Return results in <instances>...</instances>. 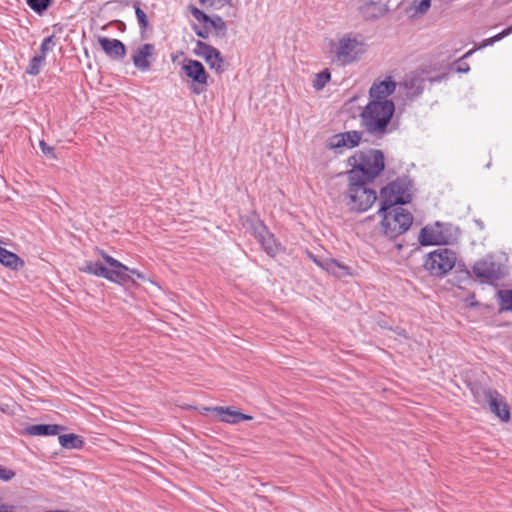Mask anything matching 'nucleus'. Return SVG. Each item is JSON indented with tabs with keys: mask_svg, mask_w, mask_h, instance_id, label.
Returning <instances> with one entry per match:
<instances>
[{
	"mask_svg": "<svg viewBox=\"0 0 512 512\" xmlns=\"http://www.w3.org/2000/svg\"><path fill=\"white\" fill-rule=\"evenodd\" d=\"M394 112L395 105L392 100H370L360 113L361 126L367 134L382 138L389 132L388 127Z\"/></svg>",
	"mask_w": 512,
	"mask_h": 512,
	"instance_id": "nucleus-1",
	"label": "nucleus"
},
{
	"mask_svg": "<svg viewBox=\"0 0 512 512\" xmlns=\"http://www.w3.org/2000/svg\"><path fill=\"white\" fill-rule=\"evenodd\" d=\"M348 165L351 167L347 171L348 180L372 183L385 168L384 154L376 149L357 151L348 158Z\"/></svg>",
	"mask_w": 512,
	"mask_h": 512,
	"instance_id": "nucleus-2",
	"label": "nucleus"
},
{
	"mask_svg": "<svg viewBox=\"0 0 512 512\" xmlns=\"http://www.w3.org/2000/svg\"><path fill=\"white\" fill-rule=\"evenodd\" d=\"M413 182L409 176L403 175L382 187L380 190V211L394 206L408 204L412 200Z\"/></svg>",
	"mask_w": 512,
	"mask_h": 512,
	"instance_id": "nucleus-3",
	"label": "nucleus"
},
{
	"mask_svg": "<svg viewBox=\"0 0 512 512\" xmlns=\"http://www.w3.org/2000/svg\"><path fill=\"white\" fill-rule=\"evenodd\" d=\"M101 256L108 267L100 261H86L81 271L119 285H124V282L128 280L126 275L128 266L104 252H101Z\"/></svg>",
	"mask_w": 512,
	"mask_h": 512,
	"instance_id": "nucleus-4",
	"label": "nucleus"
},
{
	"mask_svg": "<svg viewBox=\"0 0 512 512\" xmlns=\"http://www.w3.org/2000/svg\"><path fill=\"white\" fill-rule=\"evenodd\" d=\"M370 183L361 179L348 180L344 202L351 211L365 212L375 203L377 192L369 186Z\"/></svg>",
	"mask_w": 512,
	"mask_h": 512,
	"instance_id": "nucleus-5",
	"label": "nucleus"
},
{
	"mask_svg": "<svg viewBox=\"0 0 512 512\" xmlns=\"http://www.w3.org/2000/svg\"><path fill=\"white\" fill-rule=\"evenodd\" d=\"M365 52L361 37L352 33L344 34L331 44L334 62L345 66L356 62Z\"/></svg>",
	"mask_w": 512,
	"mask_h": 512,
	"instance_id": "nucleus-6",
	"label": "nucleus"
},
{
	"mask_svg": "<svg viewBox=\"0 0 512 512\" xmlns=\"http://www.w3.org/2000/svg\"><path fill=\"white\" fill-rule=\"evenodd\" d=\"M382 216L381 231L389 239H395L409 230L413 223L412 214L402 206H394L386 211L378 210Z\"/></svg>",
	"mask_w": 512,
	"mask_h": 512,
	"instance_id": "nucleus-7",
	"label": "nucleus"
},
{
	"mask_svg": "<svg viewBox=\"0 0 512 512\" xmlns=\"http://www.w3.org/2000/svg\"><path fill=\"white\" fill-rule=\"evenodd\" d=\"M460 229L451 223L435 222L426 225L419 233V243L422 246L452 245L457 242Z\"/></svg>",
	"mask_w": 512,
	"mask_h": 512,
	"instance_id": "nucleus-8",
	"label": "nucleus"
},
{
	"mask_svg": "<svg viewBox=\"0 0 512 512\" xmlns=\"http://www.w3.org/2000/svg\"><path fill=\"white\" fill-rule=\"evenodd\" d=\"M189 11L193 17L202 24L192 26L194 33L198 37L207 39L211 31H213L214 35L217 37H224L226 35L227 25L221 16H209L193 5L189 6Z\"/></svg>",
	"mask_w": 512,
	"mask_h": 512,
	"instance_id": "nucleus-9",
	"label": "nucleus"
},
{
	"mask_svg": "<svg viewBox=\"0 0 512 512\" xmlns=\"http://www.w3.org/2000/svg\"><path fill=\"white\" fill-rule=\"evenodd\" d=\"M472 392L477 402L487 404L490 411L502 421L506 422L510 419V412L504 397L497 390L479 386L473 388Z\"/></svg>",
	"mask_w": 512,
	"mask_h": 512,
	"instance_id": "nucleus-10",
	"label": "nucleus"
},
{
	"mask_svg": "<svg viewBox=\"0 0 512 512\" xmlns=\"http://www.w3.org/2000/svg\"><path fill=\"white\" fill-rule=\"evenodd\" d=\"M457 260L454 251L448 248H439L430 252L425 260L424 266L433 276H444L451 271Z\"/></svg>",
	"mask_w": 512,
	"mask_h": 512,
	"instance_id": "nucleus-11",
	"label": "nucleus"
},
{
	"mask_svg": "<svg viewBox=\"0 0 512 512\" xmlns=\"http://www.w3.org/2000/svg\"><path fill=\"white\" fill-rule=\"evenodd\" d=\"M472 271L481 282L488 284H493L503 277L502 265L492 258L477 261L473 265Z\"/></svg>",
	"mask_w": 512,
	"mask_h": 512,
	"instance_id": "nucleus-12",
	"label": "nucleus"
},
{
	"mask_svg": "<svg viewBox=\"0 0 512 512\" xmlns=\"http://www.w3.org/2000/svg\"><path fill=\"white\" fill-rule=\"evenodd\" d=\"M363 132L351 130L332 135L326 141V148L336 154H342L344 149L357 147L362 140Z\"/></svg>",
	"mask_w": 512,
	"mask_h": 512,
	"instance_id": "nucleus-13",
	"label": "nucleus"
},
{
	"mask_svg": "<svg viewBox=\"0 0 512 512\" xmlns=\"http://www.w3.org/2000/svg\"><path fill=\"white\" fill-rule=\"evenodd\" d=\"M182 69L185 75L197 84V86H193L191 88V91L194 94L202 93L203 89H200L198 86L207 85L209 77L203 64L198 60L186 59L183 63Z\"/></svg>",
	"mask_w": 512,
	"mask_h": 512,
	"instance_id": "nucleus-14",
	"label": "nucleus"
},
{
	"mask_svg": "<svg viewBox=\"0 0 512 512\" xmlns=\"http://www.w3.org/2000/svg\"><path fill=\"white\" fill-rule=\"evenodd\" d=\"M252 228L253 234L255 235L256 239L261 244L265 252L269 256H276L281 250V245L280 243H278L274 235L267 229V227L261 221L255 222Z\"/></svg>",
	"mask_w": 512,
	"mask_h": 512,
	"instance_id": "nucleus-15",
	"label": "nucleus"
},
{
	"mask_svg": "<svg viewBox=\"0 0 512 512\" xmlns=\"http://www.w3.org/2000/svg\"><path fill=\"white\" fill-rule=\"evenodd\" d=\"M98 43L110 59L114 61H121L125 58L126 46L122 41L115 38L100 36L98 38Z\"/></svg>",
	"mask_w": 512,
	"mask_h": 512,
	"instance_id": "nucleus-16",
	"label": "nucleus"
},
{
	"mask_svg": "<svg viewBox=\"0 0 512 512\" xmlns=\"http://www.w3.org/2000/svg\"><path fill=\"white\" fill-rule=\"evenodd\" d=\"M155 46L145 43L139 46L132 55V62L136 69L147 72L151 68Z\"/></svg>",
	"mask_w": 512,
	"mask_h": 512,
	"instance_id": "nucleus-17",
	"label": "nucleus"
},
{
	"mask_svg": "<svg viewBox=\"0 0 512 512\" xmlns=\"http://www.w3.org/2000/svg\"><path fill=\"white\" fill-rule=\"evenodd\" d=\"M396 89V83L391 77L386 78L383 81L375 82L369 89V96L371 100L384 101L391 95Z\"/></svg>",
	"mask_w": 512,
	"mask_h": 512,
	"instance_id": "nucleus-18",
	"label": "nucleus"
},
{
	"mask_svg": "<svg viewBox=\"0 0 512 512\" xmlns=\"http://www.w3.org/2000/svg\"><path fill=\"white\" fill-rule=\"evenodd\" d=\"M207 411H211L219 416V419L222 422L229 423V424H237L241 421L245 420H251L252 417L246 414H243L241 412L232 410L228 407H209L205 408Z\"/></svg>",
	"mask_w": 512,
	"mask_h": 512,
	"instance_id": "nucleus-19",
	"label": "nucleus"
},
{
	"mask_svg": "<svg viewBox=\"0 0 512 512\" xmlns=\"http://www.w3.org/2000/svg\"><path fill=\"white\" fill-rule=\"evenodd\" d=\"M387 5L381 1L364 0L360 6V12L366 19H377L386 14Z\"/></svg>",
	"mask_w": 512,
	"mask_h": 512,
	"instance_id": "nucleus-20",
	"label": "nucleus"
},
{
	"mask_svg": "<svg viewBox=\"0 0 512 512\" xmlns=\"http://www.w3.org/2000/svg\"><path fill=\"white\" fill-rule=\"evenodd\" d=\"M320 268L338 278H342L352 274L351 268L349 266L340 263L339 261L333 258H327L326 260L321 262Z\"/></svg>",
	"mask_w": 512,
	"mask_h": 512,
	"instance_id": "nucleus-21",
	"label": "nucleus"
},
{
	"mask_svg": "<svg viewBox=\"0 0 512 512\" xmlns=\"http://www.w3.org/2000/svg\"><path fill=\"white\" fill-rule=\"evenodd\" d=\"M63 430H65V427L58 424H35L28 426L26 433L31 436H54Z\"/></svg>",
	"mask_w": 512,
	"mask_h": 512,
	"instance_id": "nucleus-22",
	"label": "nucleus"
},
{
	"mask_svg": "<svg viewBox=\"0 0 512 512\" xmlns=\"http://www.w3.org/2000/svg\"><path fill=\"white\" fill-rule=\"evenodd\" d=\"M0 263L12 270H18L24 266V261L17 254L5 248L0 254Z\"/></svg>",
	"mask_w": 512,
	"mask_h": 512,
	"instance_id": "nucleus-23",
	"label": "nucleus"
},
{
	"mask_svg": "<svg viewBox=\"0 0 512 512\" xmlns=\"http://www.w3.org/2000/svg\"><path fill=\"white\" fill-rule=\"evenodd\" d=\"M58 440L64 449H81L84 446L83 438L73 433L59 435Z\"/></svg>",
	"mask_w": 512,
	"mask_h": 512,
	"instance_id": "nucleus-24",
	"label": "nucleus"
},
{
	"mask_svg": "<svg viewBox=\"0 0 512 512\" xmlns=\"http://www.w3.org/2000/svg\"><path fill=\"white\" fill-rule=\"evenodd\" d=\"M204 60L209 65L211 69H214L217 73H221L224 71L223 64L224 59L217 48H213L211 53H209Z\"/></svg>",
	"mask_w": 512,
	"mask_h": 512,
	"instance_id": "nucleus-25",
	"label": "nucleus"
},
{
	"mask_svg": "<svg viewBox=\"0 0 512 512\" xmlns=\"http://www.w3.org/2000/svg\"><path fill=\"white\" fill-rule=\"evenodd\" d=\"M500 311L512 312V289L498 292Z\"/></svg>",
	"mask_w": 512,
	"mask_h": 512,
	"instance_id": "nucleus-26",
	"label": "nucleus"
},
{
	"mask_svg": "<svg viewBox=\"0 0 512 512\" xmlns=\"http://www.w3.org/2000/svg\"><path fill=\"white\" fill-rule=\"evenodd\" d=\"M45 63V58L43 55H35L30 60L27 68L26 73L32 76H36L40 73L42 66Z\"/></svg>",
	"mask_w": 512,
	"mask_h": 512,
	"instance_id": "nucleus-27",
	"label": "nucleus"
},
{
	"mask_svg": "<svg viewBox=\"0 0 512 512\" xmlns=\"http://www.w3.org/2000/svg\"><path fill=\"white\" fill-rule=\"evenodd\" d=\"M54 2V0H26L27 5L38 15H42Z\"/></svg>",
	"mask_w": 512,
	"mask_h": 512,
	"instance_id": "nucleus-28",
	"label": "nucleus"
},
{
	"mask_svg": "<svg viewBox=\"0 0 512 512\" xmlns=\"http://www.w3.org/2000/svg\"><path fill=\"white\" fill-rule=\"evenodd\" d=\"M331 74L328 69H324L321 72L317 73L313 80V88L317 91L322 90L326 84L330 81Z\"/></svg>",
	"mask_w": 512,
	"mask_h": 512,
	"instance_id": "nucleus-29",
	"label": "nucleus"
},
{
	"mask_svg": "<svg viewBox=\"0 0 512 512\" xmlns=\"http://www.w3.org/2000/svg\"><path fill=\"white\" fill-rule=\"evenodd\" d=\"M423 80L419 79V78H412L410 79L409 81H406L405 82V86L406 88H408L409 90V95L410 96H417L419 95L422 90H423Z\"/></svg>",
	"mask_w": 512,
	"mask_h": 512,
	"instance_id": "nucleus-30",
	"label": "nucleus"
},
{
	"mask_svg": "<svg viewBox=\"0 0 512 512\" xmlns=\"http://www.w3.org/2000/svg\"><path fill=\"white\" fill-rule=\"evenodd\" d=\"M135 8V15L138 21V24L141 29H146L148 27V19L146 13L143 11V9L140 7L139 2H135L133 4Z\"/></svg>",
	"mask_w": 512,
	"mask_h": 512,
	"instance_id": "nucleus-31",
	"label": "nucleus"
},
{
	"mask_svg": "<svg viewBox=\"0 0 512 512\" xmlns=\"http://www.w3.org/2000/svg\"><path fill=\"white\" fill-rule=\"evenodd\" d=\"M213 48L214 47L212 45H209V44L199 40L196 42V46L194 48V53H195V55L202 57L204 59L209 53H211Z\"/></svg>",
	"mask_w": 512,
	"mask_h": 512,
	"instance_id": "nucleus-32",
	"label": "nucleus"
},
{
	"mask_svg": "<svg viewBox=\"0 0 512 512\" xmlns=\"http://www.w3.org/2000/svg\"><path fill=\"white\" fill-rule=\"evenodd\" d=\"M39 147L41 149V152L50 159H55L56 155L54 152V148L50 145H48L44 140H41L39 142Z\"/></svg>",
	"mask_w": 512,
	"mask_h": 512,
	"instance_id": "nucleus-33",
	"label": "nucleus"
},
{
	"mask_svg": "<svg viewBox=\"0 0 512 512\" xmlns=\"http://www.w3.org/2000/svg\"><path fill=\"white\" fill-rule=\"evenodd\" d=\"M200 4L205 8L220 9L224 6L225 0H199Z\"/></svg>",
	"mask_w": 512,
	"mask_h": 512,
	"instance_id": "nucleus-34",
	"label": "nucleus"
},
{
	"mask_svg": "<svg viewBox=\"0 0 512 512\" xmlns=\"http://www.w3.org/2000/svg\"><path fill=\"white\" fill-rule=\"evenodd\" d=\"M126 275L128 277V280L125 281L124 284L130 283V282L134 283V279L132 278L133 276H136L138 279H141V280L145 279V275L143 273H141L139 270L134 269V268L128 267V270L126 271Z\"/></svg>",
	"mask_w": 512,
	"mask_h": 512,
	"instance_id": "nucleus-35",
	"label": "nucleus"
},
{
	"mask_svg": "<svg viewBox=\"0 0 512 512\" xmlns=\"http://www.w3.org/2000/svg\"><path fill=\"white\" fill-rule=\"evenodd\" d=\"M53 40H54V36H52V35L48 36L43 39V41L40 45V54L39 55H43L45 59H46V54L50 49V44H53Z\"/></svg>",
	"mask_w": 512,
	"mask_h": 512,
	"instance_id": "nucleus-36",
	"label": "nucleus"
},
{
	"mask_svg": "<svg viewBox=\"0 0 512 512\" xmlns=\"http://www.w3.org/2000/svg\"><path fill=\"white\" fill-rule=\"evenodd\" d=\"M431 7V0H420L415 4V10L417 13L424 14Z\"/></svg>",
	"mask_w": 512,
	"mask_h": 512,
	"instance_id": "nucleus-37",
	"label": "nucleus"
},
{
	"mask_svg": "<svg viewBox=\"0 0 512 512\" xmlns=\"http://www.w3.org/2000/svg\"><path fill=\"white\" fill-rule=\"evenodd\" d=\"M15 476V472L11 469L0 465V479L3 481H10Z\"/></svg>",
	"mask_w": 512,
	"mask_h": 512,
	"instance_id": "nucleus-38",
	"label": "nucleus"
},
{
	"mask_svg": "<svg viewBox=\"0 0 512 512\" xmlns=\"http://www.w3.org/2000/svg\"><path fill=\"white\" fill-rule=\"evenodd\" d=\"M511 33H512V25L510 27L504 29L500 33H498V34L494 35L493 37H491L490 43L494 44V43L502 40L504 37L508 36Z\"/></svg>",
	"mask_w": 512,
	"mask_h": 512,
	"instance_id": "nucleus-39",
	"label": "nucleus"
},
{
	"mask_svg": "<svg viewBox=\"0 0 512 512\" xmlns=\"http://www.w3.org/2000/svg\"><path fill=\"white\" fill-rule=\"evenodd\" d=\"M511 33H512V25L510 27L504 29L500 33H498V34L494 35L493 37H491L490 43L494 44V43L502 40L504 37L508 36Z\"/></svg>",
	"mask_w": 512,
	"mask_h": 512,
	"instance_id": "nucleus-40",
	"label": "nucleus"
},
{
	"mask_svg": "<svg viewBox=\"0 0 512 512\" xmlns=\"http://www.w3.org/2000/svg\"><path fill=\"white\" fill-rule=\"evenodd\" d=\"M457 64V67H456V71L459 72V73H467L469 72L470 70V67L467 63L465 62H462V60H458L456 62Z\"/></svg>",
	"mask_w": 512,
	"mask_h": 512,
	"instance_id": "nucleus-41",
	"label": "nucleus"
},
{
	"mask_svg": "<svg viewBox=\"0 0 512 512\" xmlns=\"http://www.w3.org/2000/svg\"><path fill=\"white\" fill-rule=\"evenodd\" d=\"M15 510V506L3 503V500L0 497V512H15Z\"/></svg>",
	"mask_w": 512,
	"mask_h": 512,
	"instance_id": "nucleus-42",
	"label": "nucleus"
},
{
	"mask_svg": "<svg viewBox=\"0 0 512 512\" xmlns=\"http://www.w3.org/2000/svg\"><path fill=\"white\" fill-rule=\"evenodd\" d=\"M309 257L312 259V261L320 267V263L323 262L324 260H326L327 258H318L312 254H309Z\"/></svg>",
	"mask_w": 512,
	"mask_h": 512,
	"instance_id": "nucleus-43",
	"label": "nucleus"
},
{
	"mask_svg": "<svg viewBox=\"0 0 512 512\" xmlns=\"http://www.w3.org/2000/svg\"><path fill=\"white\" fill-rule=\"evenodd\" d=\"M309 257L312 259V261L320 267V263L323 262L324 260H326L327 258H318L312 254H309Z\"/></svg>",
	"mask_w": 512,
	"mask_h": 512,
	"instance_id": "nucleus-44",
	"label": "nucleus"
},
{
	"mask_svg": "<svg viewBox=\"0 0 512 512\" xmlns=\"http://www.w3.org/2000/svg\"><path fill=\"white\" fill-rule=\"evenodd\" d=\"M309 257L312 259V261L320 267V263L323 262L324 260H326L327 258H318L312 254H309Z\"/></svg>",
	"mask_w": 512,
	"mask_h": 512,
	"instance_id": "nucleus-45",
	"label": "nucleus"
},
{
	"mask_svg": "<svg viewBox=\"0 0 512 512\" xmlns=\"http://www.w3.org/2000/svg\"><path fill=\"white\" fill-rule=\"evenodd\" d=\"M490 41H491V37L488 38V39H484L477 49H482V48H485L487 46L493 45V43H490Z\"/></svg>",
	"mask_w": 512,
	"mask_h": 512,
	"instance_id": "nucleus-46",
	"label": "nucleus"
},
{
	"mask_svg": "<svg viewBox=\"0 0 512 512\" xmlns=\"http://www.w3.org/2000/svg\"><path fill=\"white\" fill-rule=\"evenodd\" d=\"M475 51H476V48L469 50L468 52H466V53L462 56V58H461L460 60H463V59H466V58L470 57V56H471Z\"/></svg>",
	"mask_w": 512,
	"mask_h": 512,
	"instance_id": "nucleus-47",
	"label": "nucleus"
},
{
	"mask_svg": "<svg viewBox=\"0 0 512 512\" xmlns=\"http://www.w3.org/2000/svg\"><path fill=\"white\" fill-rule=\"evenodd\" d=\"M470 306H472V307H478V306H479V303H478L477 301L473 300V301H471Z\"/></svg>",
	"mask_w": 512,
	"mask_h": 512,
	"instance_id": "nucleus-48",
	"label": "nucleus"
}]
</instances>
